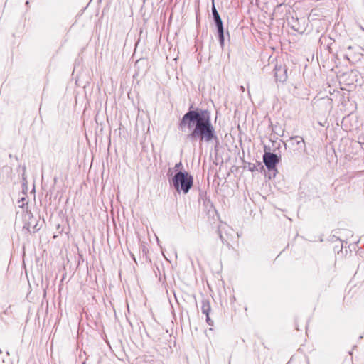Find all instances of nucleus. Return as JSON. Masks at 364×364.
I'll return each mask as SVG.
<instances>
[{
	"instance_id": "423d86ee",
	"label": "nucleus",
	"mask_w": 364,
	"mask_h": 364,
	"mask_svg": "<svg viewBox=\"0 0 364 364\" xmlns=\"http://www.w3.org/2000/svg\"><path fill=\"white\" fill-rule=\"evenodd\" d=\"M211 307L210 302L208 300H203L202 301V306H201V311L203 314L208 316L210 311Z\"/></svg>"
},
{
	"instance_id": "20e7f679",
	"label": "nucleus",
	"mask_w": 364,
	"mask_h": 364,
	"mask_svg": "<svg viewBox=\"0 0 364 364\" xmlns=\"http://www.w3.org/2000/svg\"><path fill=\"white\" fill-rule=\"evenodd\" d=\"M263 161L268 170H274L279 163V157L275 154L266 152L263 155Z\"/></svg>"
},
{
	"instance_id": "f03ea898",
	"label": "nucleus",
	"mask_w": 364,
	"mask_h": 364,
	"mask_svg": "<svg viewBox=\"0 0 364 364\" xmlns=\"http://www.w3.org/2000/svg\"><path fill=\"white\" fill-rule=\"evenodd\" d=\"M193 183V177L186 171H178L172 178V183L177 192L187 193Z\"/></svg>"
},
{
	"instance_id": "f257e3e1",
	"label": "nucleus",
	"mask_w": 364,
	"mask_h": 364,
	"mask_svg": "<svg viewBox=\"0 0 364 364\" xmlns=\"http://www.w3.org/2000/svg\"><path fill=\"white\" fill-rule=\"evenodd\" d=\"M179 127L190 131L187 137L193 141L210 142L216 138L210 116L206 110H189L182 117Z\"/></svg>"
},
{
	"instance_id": "7ed1b4c3",
	"label": "nucleus",
	"mask_w": 364,
	"mask_h": 364,
	"mask_svg": "<svg viewBox=\"0 0 364 364\" xmlns=\"http://www.w3.org/2000/svg\"><path fill=\"white\" fill-rule=\"evenodd\" d=\"M212 13H213V19H214L215 26L218 29L220 43L223 46V43H224V31H223V21H222V19H221L218 11L214 5L212 7Z\"/></svg>"
},
{
	"instance_id": "9b49d317",
	"label": "nucleus",
	"mask_w": 364,
	"mask_h": 364,
	"mask_svg": "<svg viewBox=\"0 0 364 364\" xmlns=\"http://www.w3.org/2000/svg\"><path fill=\"white\" fill-rule=\"evenodd\" d=\"M360 28H361V29H362L363 31H364V28H363V27L360 26Z\"/></svg>"
},
{
	"instance_id": "6e6552de",
	"label": "nucleus",
	"mask_w": 364,
	"mask_h": 364,
	"mask_svg": "<svg viewBox=\"0 0 364 364\" xmlns=\"http://www.w3.org/2000/svg\"><path fill=\"white\" fill-rule=\"evenodd\" d=\"M206 322L209 326L213 325V321L210 319V318L209 317V314L206 316Z\"/></svg>"
},
{
	"instance_id": "0eeeda50",
	"label": "nucleus",
	"mask_w": 364,
	"mask_h": 364,
	"mask_svg": "<svg viewBox=\"0 0 364 364\" xmlns=\"http://www.w3.org/2000/svg\"><path fill=\"white\" fill-rule=\"evenodd\" d=\"M292 140L295 141V144L299 146V148H302L303 149H305V142L302 137L299 136H296L294 137L291 138Z\"/></svg>"
},
{
	"instance_id": "1a4fd4ad",
	"label": "nucleus",
	"mask_w": 364,
	"mask_h": 364,
	"mask_svg": "<svg viewBox=\"0 0 364 364\" xmlns=\"http://www.w3.org/2000/svg\"><path fill=\"white\" fill-rule=\"evenodd\" d=\"M181 165H182L181 162H179V163L176 164L175 165V167H174L175 169H178L181 167Z\"/></svg>"
},
{
	"instance_id": "39448f33",
	"label": "nucleus",
	"mask_w": 364,
	"mask_h": 364,
	"mask_svg": "<svg viewBox=\"0 0 364 364\" xmlns=\"http://www.w3.org/2000/svg\"><path fill=\"white\" fill-rule=\"evenodd\" d=\"M287 70H283L282 68H275V78L277 80L284 82L287 80Z\"/></svg>"
},
{
	"instance_id": "9d476101",
	"label": "nucleus",
	"mask_w": 364,
	"mask_h": 364,
	"mask_svg": "<svg viewBox=\"0 0 364 364\" xmlns=\"http://www.w3.org/2000/svg\"><path fill=\"white\" fill-rule=\"evenodd\" d=\"M241 90H242V91H244V87H243V86H241Z\"/></svg>"
}]
</instances>
